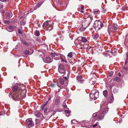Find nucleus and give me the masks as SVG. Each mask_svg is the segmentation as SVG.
I'll return each instance as SVG.
<instances>
[{"instance_id": "nucleus-1", "label": "nucleus", "mask_w": 128, "mask_h": 128, "mask_svg": "<svg viewBox=\"0 0 128 128\" xmlns=\"http://www.w3.org/2000/svg\"><path fill=\"white\" fill-rule=\"evenodd\" d=\"M22 89L19 88L17 86H15L12 88L14 92H16L12 96V98L16 100H22L25 98L26 96V90H24L25 87L22 86Z\"/></svg>"}, {"instance_id": "nucleus-2", "label": "nucleus", "mask_w": 128, "mask_h": 128, "mask_svg": "<svg viewBox=\"0 0 128 128\" xmlns=\"http://www.w3.org/2000/svg\"><path fill=\"white\" fill-rule=\"evenodd\" d=\"M78 40L79 41L78 43L76 45L77 48L80 49L86 48L88 49L90 48V47H88V42L85 38L79 37L78 38Z\"/></svg>"}, {"instance_id": "nucleus-3", "label": "nucleus", "mask_w": 128, "mask_h": 128, "mask_svg": "<svg viewBox=\"0 0 128 128\" xmlns=\"http://www.w3.org/2000/svg\"><path fill=\"white\" fill-rule=\"evenodd\" d=\"M92 16H83L82 23L86 27H87L90 23L92 20Z\"/></svg>"}, {"instance_id": "nucleus-4", "label": "nucleus", "mask_w": 128, "mask_h": 128, "mask_svg": "<svg viewBox=\"0 0 128 128\" xmlns=\"http://www.w3.org/2000/svg\"><path fill=\"white\" fill-rule=\"evenodd\" d=\"M118 25L116 24H109L108 28V32L109 34L111 32H117L119 30Z\"/></svg>"}, {"instance_id": "nucleus-5", "label": "nucleus", "mask_w": 128, "mask_h": 128, "mask_svg": "<svg viewBox=\"0 0 128 128\" xmlns=\"http://www.w3.org/2000/svg\"><path fill=\"white\" fill-rule=\"evenodd\" d=\"M99 92L96 89L92 90L90 93V96L92 99L96 100L98 97Z\"/></svg>"}, {"instance_id": "nucleus-6", "label": "nucleus", "mask_w": 128, "mask_h": 128, "mask_svg": "<svg viewBox=\"0 0 128 128\" xmlns=\"http://www.w3.org/2000/svg\"><path fill=\"white\" fill-rule=\"evenodd\" d=\"M93 26L96 30H98L104 26V24L100 20H96Z\"/></svg>"}, {"instance_id": "nucleus-7", "label": "nucleus", "mask_w": 128, "mask_h": 128, "mask_svg": "<svg viewBox=\"0 0 128 128\" xmlns=\"http://www.w3.org/2000/svg\"><path fill=\"white\" fill-rule=\"evenodd\" d=\"M26 124L27 128H29L34 126V124L32 119H27L26 120Z\"/></svg>"}, {"instance_id": "nucleus-8", "label": "nucleus", "mask_w": 128, "mask_h": 128, "mask_svg": "<svg viewBox=\"0 0 128 128\" xmlns=\"http://www.w3.org/2000/svg\"><path fill=\"white\" fill-rule=\"evenodd\" d=\"M58 71L60 74H65L66 72V69L63 64H61L59 65L58 66Z\"/></svg>"}, {"instance_id": "nucleus-9", "label": "nucleus", "mask_w": 128, "mask_h": 128, "mask_svg": "<svg viewBox=\"0 0 128 128\" xmlns=\"http://www.w3.org/2000/svg\"><path fill=\"white\" fill-rule=\"evenodd\" d=\"M58 81L59 82L57 83V85L58 87L60 88L61 86L63 85L64 84V80L63 78H58Z\"/></svg>"}, {"instance_id": "nucleus-10", "label": "nucleus", "mask_w": 128, "mask_h": 128, "mask_svg": "<svg viewBox=\"0 0 128 128\" xmlns=\"http://www.w3.org/2000/svg\"><path fill=\"white\" fill-rule=\"evenodd\" d=\"M44 62L47 63H50L52 62L53 60L51 57L47 56L45 58L42 59Z\"/></svg>"}, {"instance_id": "nucleus-11", "label": "nucleus", "mask_w": 128, "mask_h": 128, "mask_svg": "<svg viewBox=\"0 0 128 128\" xmlns=\"http://www.w3.org/2000/svg\"><path fill=\"white\" fill-rule=\"evenodd\" d=\"M114 98L113 94H112L111 95L109 96L107 100V101L109 103H111L114 101Z\"/></svg>"}, {"instance_id": "nucleus-12", "label": "nucleus", "mask_w": 128, "mask_h": 128, "mask_svg": "<svg viewBox=\"0 0 128 128\" xmlns=\"http://www.w3.org/2000/svg\"><path fill=\"white\" fill-rule=\"evenodd\" d=\"M104 116L105 114L102 113V112L99 114L98 116V120H102L104 118Z\"/></svg>"}, {"instance_id": "nucleus-13", "label": "nucleus", "mask_w": 128, "mask_h": 128, "mask_svg": "<svg viewBox=\"0 0 128 128\" xmlns=\"http://www.w3.org/2000/svg\"><path fill=\"white\" fill-rule=\"evenodd\" d=\"M30 51H29L28 50H24V53L26 55H31L33 52V51L32 50H30Z\"/></svg>"}, {"instance_id": "nucleus-14", "label": "nucleus", "mask_w": 128, "mask_h": 128, "mask_svg": "<svg viewBox=\"0 0 128 128\" xmlns=\"http://www.w3.org/2000/svg\"><path fill=\"white\" fill-rule=\"evenodd\" d=\"M76 80L78 82L82 84L83 82V80L82 79V77L80 76H78L76 77Z\"/></svg>"}, {"instance_id": "nucleus-15", "label": "nucleus", "mask_w": 128, "mask_h": 128, "mask_svg": "<svg viewBox=\"0 0 128 128\" xmlns=\"http://www.w3.org/2000/svg\"><path fill=\"white\" fill-rule=\"evenodd\" d=\"M81 27H80V26H79L78 27L79 30L81 32L83 31L87 27H85V26L83 25V23H82V24H81Z\"/></svg>"}, {"instance_id": "nucleus-16", "label": "nucleus", "mask_w": 128, "mask_h": 128, "mask_svg": "<svg viewBox=\"0 0 128 128\" xmlns=\"http://www.w3.org/2000/svg\"><path fill=\"white\" fill-rule=\"evenodd\" d=\"M35 116L38 118H40L41 120L43 119V115L40 112H38L35 114Z\"/></svg>"}, {"instance_id": "nucleus-17", "label": "nucleus", "mask_w": 128, "mask_h": 128, "mask_svg": "<svg viewBox=\"0 0 128 128\" xmlns=\"http://www.w3.org/2000/svg\"><path fill=\"white\" fill-rule=\"evenodd\" d=\"M73 56L72 52H70L68 54L67 56L68 58V60L70 64L72 63V61L70 60V58H72Z\"/></svg>"}, {"instance_id": "nucleus-18", "label": "nucleus", "mask_w": 128, "mask_h": 128, "mask_svg": "<svg viewBox=\"0 0 128 128\" xmlns=\"http://www.w3.org/2000/svg\"><path fill=\"white\" fill-rule=\"evenodd\" d=\"M108 107L106 106L105 107L104 110H102V112L105 114L108 112Z\"/></svg>"}, {"instance_id": "nucleus-19", "label": "nucleus", "mask_w": 128, "mask_h": 128, "mask_svg": "<svg viewBox=\"0 0 128 128\" xmlns=\"http://www.w3.org/2000/svg\"><path fill=\"white\" fill-rule=\"evenodd\" d=\"M7 30L9 32H12L13 30V27L12 26H9L7 28Z\"/></svg>"}, {"instance_id": "nucleus-20", "label": "nucleus", "mask_w": 128, "mask_h": 128, "mask_svg": "<svg viewBox=\"0 0 128 128\" xmlns=\"http://www.w3.org/2000/svg\"><path fill=\"white\" fill-rule=\"evenodd\" d=\"M60 100L59 99L56 98L55 100L54 104L56 105H58L60 103Z\"/></svg>"}, {"instance_id": "nucleus-21", "label": "nucleus", "mask_w": 128, "mask_h": 128, "mask_svg": "<svg viewBox=\"0 0 128 128\" xmlns=\"http://www.w3.org/2000/svg\"><path fill=\"white\" fill-rule=\"evenodd\" d=\"M61 55L60 54H59L57 55V56H56L55 59L56 60H61L62 58L61 57Z\"/></svg>"}, {"instance_id": "nucleus-22", "label": "nucleus", "mask_w": 128, "mask_h": 128, "mask_svg": "<svg viewBox=\"0 0 128 128\" xmlns=\"http://www.w3.org/2000/svg\"><path fill=\"white\" fill-rule=\"evenodd\" d=\"M13 14L11 12H8L6 13L5 16H12Z\"/></svg>"}, {"instance_id": "nucleus-23", "label": "nucleus", "mask_w": 128, "mask_h": 128, "mask_svg": "<svg viewBox=\"0 0 128 128\" xmlns=\"http://www.w3.org/2000/svg\"><path fill=\"white\" fill-rule=\"evenodd\" d=\"M64 112L67 117H68L69 116L70 114V112L69 111H68L67 110H65L64 111Z\"/></svg>"}, {"instance_id": "nucleus-24", "label": "nucleus", "mask_w": 128, "mask_h": 128, "mask_svg": "<svg viewBox=\"0 0 128 128\" xmlns=\"http://www.w3.org/2000/svg\"><path fill=\"white\" fill-rule=\"evenodd\" d=\"M50 22L51 24H50V26H49L47 28V30H50L52 28V26L51 25V24L53 23V22H52V21H50Z\"/></svg>"}, {"instance_id": "nucleus-25", "label": "nucleus", "mask_w": 128, "mask_h": 128, "mask_svg": "<svg viewBox=\"0 0 128 128\" xmlns=\"http://www.w3.org/2000/svg\"><path fill=\"white\" fill-rule=\"evenodd\" d=\"M97 114L96 113L92 115V118L93 120H96V118H97Z\"/></svg>"}, {"instance_id": "nucleus-26", "label": "nucleus", "mask_w": 128, "mask_h": 128, "mask_svg": "<svg viewBox=\"0 0 128 128\" xmlns=\"http://www.w3.org/2000/svg\"><path fill=\"white\" fill-rule=\"evenodd\" d=\"M113 80L117 82H119L120 80V78L118 77H116L113 78Z\"/></svg>"}, {"instance_id": "nucleus-27", "label": "nucleus", "mask_w": 128, "mask_h": 128, "mask_svg": "<svg viewBox=\"0 0 128 128\" xmlns=\"http://www.w3.org/2000/svg\"><path fill=\"white\" fill-rule=\"evenodd\" d=\"M99 37V35L98 34H96L94 35L93 36V38L95 40H97Z\"/></svg>"}, {"instance_id": "nucleus-28", "label": "nucleus", "mask_w": 128, "mask_h": 128, "mask_svg": "<svg viewBox=\"0 0 128 128\" xmlns=\"http://www.w3.org/2000/svg\"><path fill=\"white\" fill-rule=\"evenodd\" d=\"M100 11L98 9H96L94 10V13L96 14H99Z\"/></svg>"}, {"instance_id": "nucleus-29", "label": "nucleus", "mask_w": 128, "mask_h": 128, "mask_svg": "<svg viewBox=\"0 0 128 128\" xmlns=\"http://www.w3.org/2000/svg\"><path fill=\"white\" fill-rule=\"evenodd\" d=\"M103 94L105 97H107L108 95V92L106 90L104 91L103 92Z\"/></svg>"}, {"instance_id": "nucleus-30", "label": "nucleus", "mask_w": 128, "mask_h": 128, "mask_svg": "<svg viewBox=\"0 0 128 128\" xmlns=\"http://www.w3.org/2000/svg\"><path fill=\"white\" fill-rule=\"evenodd\" d=\"M50 21H48V22H50ZM48 20H47L43 24L42 26H46L48 24Z\"/></svg>"}, {"instance_id": "nucleus-31", "label": "nucleus", "mask_w": 128, "mask_h": 128, "mask_svg": "<svg viewBox=\"0 0 128 128\" xmlns=\"http://www.w3.org/2000/svg\"><path fill=\"white\" fill-rule=\"evenodd\" d=\"M35 35L37 36H38L40 35V32L38 30H36L34 32Z\"/></svg>"}, {"instance_id": "nucleus-32", "label": "nucleus", "mask_w": 128, "mask_h": 128, "mask_svg": "<svg viewBox=\"0 0 128 128\" xmlns=\"http://www.w3.org/2000/svg\"><path fill=\"white\" fill-rule=\"evenodd\" d=\"M59 54L56 53V52H54L52 53L51 54V55L52 56H54V57H55L56 56H57V55H58Z\"/></svg>"}, {"instance_id": "nucleus-33", "label": "nucleus", "mask_w": 128, "mask_h": 128, "mask_svg": "<svg viewBox=\"0 0 128 128\" xmlns=\"http://www.w3.org/2000/svg\"><path fill=\"white\" fill-rule=\"evenodd\" d=\"M42 2H39L36 6V8H38L40 7V6L42 4Z\"/></svg>"}, {"instance_id": "nucleus-34", "label": "nucleus", "mask_w": 128, "mask_h": 128, "mask_svg": "<svg viewBox=\"0 0 128 128\" xmlns=\"http://www.w3.org/2000/svg\"><path fill=\"white\" fill-rule=\"evenodd\" d=\"M118 92V89L115 88L114 89L113 92L114 93H116Z\"/></svg>"}, {"instance_id": "nucleus-35", "label": "nucleus", "mask_w": 128, "mask_h": 128, "mask_svg": "<svg viewBox=\"0 0 128 128\" xmlns=\"http://www.w3.org/2000/svg\"><path fill=\"white\" fill-rule=\"evenodd\" d=\"M23 44L26 46H28V43L24 41L23 42Z\"/></svg>"}, {"instance_id": "nucleus-36", "label": "nucleus", "mask_w": 128, "mask_h": 128, "mask_svg": "<svg viewBox=\"0 0 128 128\" xmlns=\"http://www.w3.org/2000/svg\"><path fill=\"white\" fill-rule=\"evenodd\" d=\"M20 23L22 25H24L26 24V22L24 21H22L20 22Z\"/></svg>"}, {"instance_id": "nucleus-37", "label": "nucleus", "mask_w": 128, "mask_h": 128, "mask_svg": "<svg viewBox=\"0 0 128 128\" xmlns=\"http://www.w3.org/2000/svg\"><path fill=\"white\" fill-rule=\"evenodd\" d=\"M4 22L5 23L9 24L10 23V21L8 20H4Z\"/></svg>"}, {"instance_id": "nucleus-38", "label": "nucleus", "mask_w": 128, "mask_h": 128, "mask_svg": "<svg viewBox=\"0 0 128 128\" xmlns=\"http://www.w3.org/2000/svg\"><path fill=\"white\" fill-rule=\"evenodd\" d=\"M113 74V72H109V76H111Z\"/></svg>"}, {"instance_id": "nucleus-39", "label": "nucleus", "mask_w": 128, "mask_h": 128, "mask_svg": "<svg viewBox=\"0 0 128 128\" xmlns=\"http://www.w3.org/2000/svg\"><path fill=\"white\" fill-rule=\"evenodd\" d=\"M18 31L19 33L21 34H22V32L20 29H18Z\"/></svg>"}, {"instance_id": "nucleus-40", "label": "nucleus", "mask_w": 128, "mask_h": 128, "mask_svg": "<svg viewBox=\"0 0 128 128\" xmlns=\"http://www.w3.org/2000/svg\"><path fill=\"white\" fill-rule=\"evenodd\" d=\"M61 61L62 62H64L66 63L67 62V61L66 60H64L62 59V58H61Z\"/></svg>"}, {"instance_id": "nucleus-41", "label": "nucleus", "mask_w": 128, "mask_h": 128, "mask_svg": "<svg viewBox=\"0 0 128 128\" xmlns=\"http://www.w3.org/2000/svg\"><path fill=\"white\" fill-rule=\"evenodd\" d=\"M50 112H55L54 110V108H51L50 110Z\"/></svg>"}, {"instance_id": "nucleus-42", "label": "nucleus", "mask_w": 128, "mask_h": 128, "mask_svg": "<svg viewBox=\"0 0 128 128\" xmlns=\"http://www.w3.org/2000/svg\"><path fill=\"white\" fill-rule=\"evenodd\" d=\"M97 125H98V124H97V123H96V124L92 125V126L94 128L96 126H97Z\"/></svg>"}, {"instance_id": "nucleus-43", "label": "nucleus", "mask_w": 128, "mask_h": 128, "mask_svg": "<svg viewBox=\"0 0 128 128\" xmlns=\"http://www.w3.org/2000/svg\"><path fill=\"white\" fill-rule=\"evenodd\" d=\"M81 10H83L84 9V7L83 5H82L81 6Z\"/></svg>"}, {"instance_id": "nucleus-44", "label": "nucleus", "mask_w": 128, "mask_h": 128, "mask_svg": "<svg viewBox=\"0 0 128 128\" xmlns=\"http://www.w3.org/2000/svg\"><path fill=\"white\" fill-rule=\"evenodd\" d=\"M48 102V101H46L45 103H44V106H45L46 105V104H47Z\"/></svg>"}, {"instance_id": "nucleus-45", "label": "nucleus", "mask_w": 128, "mask_h": 128, "mask_svg": "<svg viewBox=\"0 0 128 128\" xmlns=\"http://www.w3.org/2000/svg\"><path fill=\"white\" fill-rule=\"evenodd\" d=\"M76 122V120H72L71 122L72 123H74L75 122Z\"/></svg>"}, {"instance_id": "nucleus-46", "label": "nucleus", "mask_w": 128, "mask_h": 128, "mask_svg": "<svg viewBox=\"0 0 128 128\" xmlns=\"http://www.w3.org/2000/svg\"><path fill=\"white\" fill-rule=\"evenodd\" d=\"M63 106L64 108H66V104H64L63 105Z\"/></svg>"}, {"instance_id": "nucleus-47", "label": "nucleus", "mask_w": 128, "mask_h": 128, "mask_svg": "<svg viewBox=\"0 0 128 128\" xmlns=\"http://www.w3.org/2000/svg\"><path fill=\"white\" fill-rule=\"evenodd\" d=\"M128 60L127 59L126 60L125 62V64H126L128 62Z\"/></svg>"}, {"instance_id": "nucleus-48", "label": "nucleus", "mask_w": 128, "mask_h": 128, "mask_svg": "<svg viewBox=\"0 0 128 128\" xmlns=\"http://www.w3.org/2000/svg\"><path fill=\"white\" fill-rule=\"evenodd\" d=\"M51 98H52V97H51V96H50L48 98V100H50L51 99Z\"/></svg>"}, {"instance_id": "nucleus-49", "label": "nucleus", "mask_w": 128, "mask_h": 128, "mask_svg": "<svg viewBox=\"0 0 128 128\" xmlns=\"http://www.w3.org/2000/svg\"><path fill=\"white\" fill-rule=\"evenodd\" d=\"M55 84H51V86L52 87H54V86Z\"/></svg>"}, {"instance_id": "nucleus-50", "label": "nucleus", "mask_w": 128, "mask_h": 128, "mask_svg": "<svg viewBox=\"0 0 128 128\" xmlns=\"http://www.w3.org/2000/svg\"><path fill=\"white\" fill-rule=\"evenodd\" d=\"M122 9L124 11L126 10V9L125 7H123V8H122Z\"/></svg>"}, {"instance_id": "nucleus-51", "label": "nucleus", "mask_w": 128, "mask_h": 128, "mask_svg": "<svg viewBox=\"0 0 128 128\" xmlns=\"http://www.w3.org/2000/svg\"><path fill=\"white\" fill-rule=\"evenodd\" d=\"M60 89H58V91L56 92V93H57L58 92H60Z\"/></svg>"}, {"instance_id": "nucleus-52", "label": "nucleus", "mask_w": 128, "mask_h": 128, "mask_svg": "<svg viewBox=\"0 0 128 128\" xmlns=\"http://www.w3.org/2000/svg\"><path fill=\"white\" fill-rule=\"evenodd\" d=\"M0 0L1 1L4 2L6 1V0Z\"/></svg>"}, {"instance_id": "nucleus-53", "label": "nucleus", "mask_w": 128, "mask_h": 128, "mask_svg": "<svg viewBox=\"0 0 128 128\" xmlns=\"http://www.w3.org/2000/svg\"><path fill=\"white\" fill-rule=\"evenodd\" d=\"M47 108H45L44 110V112H46L47 111Z\"/></svg>"}, {"instance_id": "nucleus-54", "label": "nucleus", "mask_w": 128, "mask_h": 128, "mask_svg": "<svg viewBox=\"0 0 128 128\" xmlns=\"http://www.w3.org/2000/svg\"><path fill=\"white\" fill-rule=\"evenodd\" d=\"M80 12L81 13H84V12L82 10H81Z\"/></svg>"}, {"instance_id": "nucleus-55", "label": "nucleus", "mask_w": 128, "mask_h": 128, "mask_svg": "<svg viewBox=\"0 0 128 128\" xmlns=\"http://www.w3.org/2000/svg\"><path fill=\"white\" fill-rule=\"evenodd\" d=\"M118 75L120 77H121V74L120 72L118 73Z\"/></svg>"}, {"instance_id": "nucleus-56", "label": "nucleus", "mask_w": 128, "mask_h": 128, "mask_svg": "<svg viewBox=\"0 0 128 128\" xmlns=\"http://www.w3.org/2000/svg\"><path fill=\"white\" fill-rule=\"evenodd\" d=\"M126 55L127 58H128V52H127L126 54Z\"/></svg>"}, {"instance_id": "nucleus-57", "label": "nucleus", "mask_w": 128, "mask_h": 128, "mask_svg": "<svg viewBox=\"0 0 128 128\" xmlns=\"http://www.w3.org/2000/svg\"><path fill=\"white\" fill-rule=\"evenodd\" d=\"M0 12L2 13H4V10H2L0 11Z\"/></svg>"}, {"instance_id": "nucleus-58", "label": "nucleus", "mask_w": 128, "mask_h": 128, "mask_svg": "<svg viewBox=\"0 0 128 128\" xmlns=\"http://www.w3.org/2000/svg\"><path fill=\"white\" fill-rule=\"evenodd\" d=\"M64 78H65V79L66 80H67V78L66 77H65V76H64Z\"/></svg>"}, {"instance_id": "nucleus-59", "label": "nucleus", "mask_w": 128, "mask_h": 128, "mask_svg": "<svg viewBox=\"0 0 128 128\" xmlns=\"http://www.w3.org/2000/svg\"><path fill=\"white\" fill-rule=\"evenodd\" d=\"M102 108H103V107H102V105H101L100 106V108L101 109H102Z\"/></svg>"}, {"instance_id": "nucleus-60", "label": "nucleus", "mask_w": 128, "mask_h": 128, "mask_svg": "<svg viewBox=\"0 0 128 128\" xmlns=\"http://www.w3.org/2000/svg\"><path fill=\"white\" fill-rule=\"evenodd\" d=\"M110 52L112 54H113V52H112V51H110Z\"/></svg>"}, {"instance_id": "nucleus-61", "label": "nucleus", "mask_w": 128, "mask_h": 128, "mask_svg": "<svg viewBox=\"0 0 128 128\" xmlns=\"http://www.w3.org/2000/svg\"><path fill=\"white\" fill-rule=\"evenodd\" d=\"M96 82V81H94V82L93 83H92V84H94V83H95Z\"/></svg>"}, {"instance_id": "nucleus-62", "label": "nucleus", "mask_w": 128, "mask_h": 128, "mask_svg": "<svg viewBox=\"0 0 128 128\" xmlns=\"http://www.w3.org/2000/svg\"><path fill=\"white\" fill-rule=\"evenodd\" d=\"M16 28V26H14V28Z\"/></svg>"}, {"instance_id": "nucleus-63", "label": "nucleus", "mask_w": 128, "mask_h": 128, "mask_svg": "<svg viewBox=\"0 0 128 128\" xmlns=\"http://www.w3.org/2000/svg\"><path fill=\"white\" fill-rule=\"evenodd\" d=\"M100 127V126H98V127Z\"/></svg>"}, {"instance_id": "nucleus-64", "label": "nucleus", "mask_w": 128, "mask_h": 128, "mask_svg": "<svg viewBox=\"0 0 128 128\" xmlns=\"http://www.w3.org/2000/svg\"><path fill=\"white\" fill-rule=\"evenodd\" d=\"M60 37L61 38V37L60 36Z\"/></svg>"}]
</instances>
